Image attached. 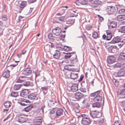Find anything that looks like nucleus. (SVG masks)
<instances>
[{
    "mask_svg": "<svg viewBox=\"0 0 125 125\" xmlns=\"http://www.w3.org/2000/svg\"><path fill=\"white\" fill-rule=\"evenodd\" d=\"M27 51L24 49H23L21 51L22 53V54H25L26 52Z\"/></svg>",
    "mask_w": 125,
    "mask_h": 125,
    "instance_id": "6e6d98bb",
    "label": "nucleus"
},
{
    "mask_svg": "<svg viewBox=\"0 0 125 125\" xmlns=\"http://www.w3.org/2000/svg\"><path fill=\"white\" fill-rule=\"evenodd\" d=\"M94 3L97 5H100L101 3V2L98 0H96L94 1Z\"/></svg>",
    "mask_w": 125,
    "mask_h": 125,
    "instance_id": "37998d69",
    "label": "nucleus"
},
{
    "mask_svg": "<svg viewBox=\"0 0 125 125\" xmlns=\"http://www.w3.org/2000/svg\"><path fill=\"white\" fill-rule=\"evenodd\" d=\"M116 10L115 8L113 6H107L105 10L106 12L109 15L115 12Z\"/></svg>",
    "mask_w": 125,
    "mask_h": 125,
    "instance_id": "7ed1b4c3",
    "label": "nucleus"
},
{
    "mask_svg": "<svg viewBox=\"0 0 125 125\" xmlns=\"http://www.w3.org/2000/svg\"><path fill=\"white\" fill-rule=\"evenodd\" d=\"M75 71H72L71 73L70 78L74 80L78 77V74L75 72Z\"/></svg>",
    "mask_w": 125,
    "mask_h": 125,
    "instance_id": "2eb2a0df",
    "label": "nucleus"
},
{
    "mask_svg": "<svg viewBox=\"0 0 125 125\" xmlns=\"http://www.w3.org/2000/svg\"><path fill=\"white\" fill-rule=\"evenodd\" d=\"M52 32L53 34L55 35L58 36L60 34L62 31L60 28L57 27L53 29L52 31Z\"/></svg>",
    "mask_w": 125,
    "mask_h": 125,
    "instance_id": "423d86ee",
    "label": "nucleus"
},
{
    "mask_svg": "<svg viewBox=\"0 0 125 125\" xmlns=\"http://www.w3.org/2000/svg\"><path fill=\"white\" fill-rule=\"evenodd\" d=\"M41 89L42 90H46L47 89L48 87H44L41 88Z\"/></svg>",
    "mask_w": 125,
    "mask_h": 125,
    "instance_id": "bf43d9fd",
    "label": "nucleus"
},
{
    "mask_svg": "<svg viewBox=\"0 0 125 125\" xmlns=\"http://www.w3.org/2000/svg\"><path fill=\"white\" fill-rule=\"evenodd\" d=\"M28 97L30 100H36L38 99V96L37 93H33L29 95Z\"/></svg>",
    "mask_w": 125,
    "mask_h": 125,
    "instance_id": "0eeeda50",
    "label": "nucleus"
},
{
    "mask_svg": "<svg viewBox=\"0 0 125 125\" xmlns=\"http://www.w3.org/2000/svg\"><path fill=\"white\" fill-rule=\"evenodd\" d=\"M55 109L53 108L52 109L50 112V114H52L55 113Z\"/></svg>",
    "mask_w": 125,
    "mask_h": 125,
    "instance_id": "49530a36",
    "label": "nucleus"
},
{
    "mask_svg": "<svg viewBox=\"0 0 125 125\" xmlns=\"http://www.w3.org/2000/svg\"><path fill=\"white\" fill-rule=\"evenodd\" d=\"M71 90L73 92H76L78 90V85L77 84H73L71 87Z\"/></svg>",
    "mask_w": 125,
    "mask_h": 125,
    "instance_id": "4be33fe9",
    "label": "nucleus"
},
{
    "mask_svg": "<svg viewBox=\"0 0 125 125\" xmlns=\"http://www.w3.org/2000/svg\"><path fill=\"white\" fill-rule=\"evenodd\" d=\"M90 115L93 118H98L100 116L101 113L96 111H92L90 113Z\"/></svg>",
    "mask_w": 125,
    "mask_h": 125,
    "instance_id": "39448f33",
    "label": "nucleus"
},
{
    "mask_svg": "<svg viewBox=\"0 0 125 125\" xmlns=\"http://www.w3.org/2000/svg\"><path fill=\"white\" fill-rule=\"evenodd\" d=\"M83 96V94L81 93L77 92L75 94L74 98L77 100H79L82 99Z\"/></svg>",
    "mask_w": 125,
    "mask_h": 125,
    "instance_id": "f8f14e48",
    "label": "nucleus"
},
{
    "mask_svg": "<svg viewBox=\"0 0 125 125\" xmlns=\"http://www.w3.org/2000/svg\"><path fill=\"white\" fill-rule=\"evenodd\" d=\"M83 76H82V75L81 76H80V79L79 80V81L80 82L81 81L83 80Z\"/></svg>",
    "mask_w": 125,
    "mask_h": 125,
    "instance_id": "338daca9",
    "label": "nucleus"
},
{
    "mask_svg": "<svg viewBox=\"0 0 125 125\" xmlns=\"http://www.w3.org/2000/svg\"><path fill=\"white\" fill-rule=\"evenodd\" d=\"M29 92L28 89H24L22 91L21 93V96L23 97H26L29 94Z\"/></svg>",
    "mask_w": 125,
    "mask_h": 125,
    "instance_id": "6ab92c4d",
    "label": "nucleus"
},
{
    "mask_svg": "<svg viewBox=\"0 0 125 125\" xmlns=\"http://www.w3.org/2000/svg\"><path fill=\"white\" fill-rule=\"evenodd\" d=\"M62 12H60L58 13L57 14V15L58 16H60L63 14L65 13V10H62Z\"/></svg>",
    "mask_w": 125,
    "mask_h": 125,
    "instance_id": "09e8293b",
    "label": "nucleus"
},
{
    "mask_svg": "<svg viewBox=\"0 0 125 125\" xmlns=\"http://www.w3.org/2000/svg\"><path fill=\"white\" fill-rule=\"evenodd\" d=\"M125 74V70L121 68L118 72L117 75L118 77L124 76Z\"/></svg>",
    "mask_w": 125,
    "mask_h": 125,
    "instance_id": "f3484780",
    "label": "nucleus"
},
{
    "mask_svg": "<svg viewBox=\"0 0 125 125\" xmlns=\"http://www.w3.org/2000/svg\"><path fill=\"white\" fill-rule=\"evenodd\" d=\"M104 117L101 116L99 118L98 121V124L100 125H103L105 124L104 121Z\"/></svg>",
    "mask_w": 125,
    "mask_h": 125,
    "instance_id": "a878e982",
    "label": "nucleus"
},
{
    "mask_svg": "<svg viewBox=\"0 0 125 125\" xmlns=\"http://www.w3.org/2000/svg\"><path fill=\"white\" fill-rule=\"evenodd\" d=\"M116 62V58L114 56L111 55L108 57L107 59V66H109L110 68L111 66H110V64L114 63Z\"/></svg>",
    "mask_w": 125,
    "mask_h": 125,
    "instance_id": "20e7f679",
    "label": "nucleus"
},
{
    "mask_svg": "<svg viewBox=\"0 0 125 125\" xmlns=\"http://www.w3.org/2000/svg\"><path fill=\"white\" fill-rule=\"evenodd\" d=\"M80 90L83 92L85 93L86 92V89L85 88H81L80 89Z\"/></svg>",
    "mask_w": 125,
    "mask_h": 125,
    "instance_id": "4d7b16f0",
    "label": "nucleus"
},
{
    "mask_svg": "<svg viewBox=\"0 0 125 125\" xmlns=\"http://www.w3.org/2000/svg\"><path fill=\"white\" fill-rule=\"evenodd\" d=\"M70 66H65L64 68V69L66 70H67L70 71H75V69L73 68H70Z\"/></svg>",
    "mask_w": 125,
    "mask_h": 125,
    "instance_id": "72a5a7b5",
    "label": "nucleus"
},
{
    "mask_svg": "<svg viewBox=\"0 0 125 125\" xmlns=\"http://www.w3.org/2000/svg\"><path fill=\"white\" fill-rule=\"evenodd\" d=\"M117 23L115 21H112L108 25L109 28L110 29L115 28L116 26Z\"/></svg>",
    "mask_w": 125,
    "mask_h": 125,
    "instance_id": "b1692460",
    "label": "nucleus"
},
{
    "mask_svg": "<svg viewBox=\"0 0 125 125\" xmlns=\"http://www.w3.org/2000/svg\"><path fill=\"white\" fill-rule=\"evenodd\" d=\"M48 37L49 39L52 40L54 39V38H55V37L53 36L52 34L51 33H50L49 34Z\"/></svg>",
    "mask_w": 125,
    "mask_h": 125,
    "instance_id": "c03bdc74",
    "label": "nucleus"
},
{
    "mask_svg": "<svg viewBox=\"0 0 125 125\" xmlns=\"http://www.w3.org/2000/svg\"><path fill=\"white\" fill-rule=\"evenodd\" d=\"M42 121L41 119H37V120L35 121V123L37 125H40L42 124Z\"/></svg>",
    "mask_w": 125,
    "mask_h": 125,
    "instance_id": "ea45409f",
    "label": "nucleus"
},
{
    "mask_svg": "<svg viewBox=\"0 0 125 125\" xmlns=\"http://www.w3.org/2000/svg\"><path fill=\"white\" fill-rule=\"evenodd\" d=\"M91 123V120L87 118H83L81 121V124L84 125H88Z\"/></svg>",
    "mask_w": 125,
    "mask_h": 125,
    "instance_id": "6e6552de",
    "label": "nucleus"
},
{
    "mask_svg": "<svg viewBox=\"0 0 125 125\" xmlns=\"http://www.w3.org/2000/svg\"><path fill=\"white\" fill-rule=\"evenodd\" d=\"M70 48L68 46H65L63 48V50L65 51H67L69 50Z\"/></svg>",
    "mask_w": 125,
    "mask_h": 125,
    "instance_id": "a18cd8bd",
    "label": "nucleus"
},
{
    "mask_svg": "<svg viewBox=\"0 0 125 125\" xmlns=\"http://www.w3.org/2000/svg\"><path fill=\"white\" fill-rule=\"evenodd\" d=\"M63 110L61 108H58L56 111V115H51V116L52 119L55 120L58 119L59 116L63 115Z\"/></svg>",
    "mask_w": 125,
    "mask_h": 125,
    "instance_id": "f257e3e1",
    "label": "nucleus"
},
{
    "mask_svg": "<svg viewBox=\"0 0 125 125\" xmlns=\"http://www.w3.org/2000/svg\"><path fill=\"white\" fill-rule=\"evenodd\" d=\"M86 115L85 114H82L81 115V117H83V118H87L86 117Z\"/></svg>",
    "mask_w": 125,
    "mask_h": 125,
    "instance_id": "69168bd1",
    "label": "nucleus"
},
{
    "mask_svg": "<svg viewBox=\"0 0 125 125\" xmlns=\"http://www.w3.org/2000/svg\"><path fill=\"white\" fill-rule=\"evenodd\" d=\"M30 82L29 81L25 82L22 84V85L26 87L30 86Z\"/></svg>",
    "mask_w": 125,
    "mask_h": 125,
    "instance_id": "58836bf2",
    "label": "nucleus"
},
{
    "mask_svg": "<svg viewBox=\"0 0 125 125\" xmlns=\"http://www.w3.org/2000/svg\"><path fill=\"white\" fill-rule=\"evenodd\" d=\"M71 56L70 53L67 54L64 56V57L65 59H68L70 58Z\"/></svg>",
    "mask_w": 125,
    "mask_h": 125,
    "instance_id": "de8ad7c7",
    "label": "nucleus"
},
{
    "mask_svg": "<svg viewBox=\"0 0 125 125\" xmlns=\"http://www.w3.org/2000/svg\"><path fill=\"white\" fill-rule=\"evenodd\" d=\"M121 30L122 32L125 33V26L121 27Z\"/></svg>",
    "mask_w": 125,
    "mask_h": 125,
    "instance_id": "603ef678",
    "label": "nucleus"
},
{
    "mask_svg": "<svg viewBox=\"0 0 125 125\" xmlns=\"http://www.w3.org/2000/svg\"><path fill=\"white\" fill-rule=\"evenodd\" d=\"M28 79V78L26 76H21L17 80V82L18 83H22L23 82L27 80Z\"/></svg>",
    "mask_w": 125,
    "mask_h": 125,
    "instance_id": "a211bd4d",
    "label": "nucleus"
},
{
    "mask_svg": "<svg viewBox=\"0 0 125 125\" xmlns=\"http://www.w3.org/2000/svg\"><path fill=\"white\" fill-rule=\"evenodd\" d=\"M28 116L27 115L20 114L18 116V121L22 123L26 122L28 120Z\"/></svg>",
    "mask_w": 125,
    "mask_h": 125,
    "instance_id": "f03ea898",
    "label": "nucleus"
},
{
    "mask_svg": "<svg viewBox=\"0 0 125 125\" xmlns=\"http://www.w3.org/2000/svg\"><path fill=\"white\" fill-rule=\"evenodd\" d=\"M102 99V98L101 96L99 95L96 97L94 98L91 99V102H96L98 101H101Z\"/></svg>",
    "mask_w": 125,
    "mask_h": 125,
    "instance_id": "aec40b11",
    "label": "nucleus"
},
{
    "mask_svg": "<svg viewBox=\"0 0 125 125\" xmlns=\"http://www.w3.org/2000/svg\"><path fill=\"white\" fill-rule=\"evenodd\" d=\"M123 45L124 44L122 43H120L118 44V45L119 46L120 48L122 47Z\"/></svg>",
    "mask_w": 125,
    "mask_h": 125,
    "instance_id": "e2e57ef3",
    "label": "nucleus"
},
{
    "mask_svg": "<svg viewBox=\"0 0 125 125\" xmlns=\"http://www.w3.org/2000/svg\"><path fill=\"white\" fill-rule=\"evenodd\" d=\"M73 14H74V15L73 16H77L78 15L77 13H76V12L74 11H73Z\"/></svg>",
    "mask_w": 125,
    "mask_h": 125,
    "instance_id": "0e129e2a",
    "label": "nucleus"
},
{
    "mask_svg": "<svg viewBox=\"0 0 125 125\" xmlns=\"http://www.w3.org/2000/svg\"><path fill=\"white\" fill-rule=\"evenodd\" d=\"M119 95L124 96V97L125 98V89H123L121 90L120 92Z\"/></svg>",
    "mask_w": 125,
    "mask_h": 125,
    "instance_id": "4c0bfd02",
    "label": "nucleus"
},
{
    "mask_svg": "<svg viewBox=\"0 0 125 125\" xmlns=\"http://www.w3.org/2000/svg\"><path fill=\"white\" fill-rule=\"evenodd\" d=\"M31 71L29 68H26L23 71V74L26 75H31Z\"/></svg>",
    "mask_w": 125,
    "mask_h": 125,
    "instance_id": "dca6fc26",
    "label": "nucleus"
},
{
    "mask_svg": "<svg viewBox=\"0 0 125 125\" xmlns=\"http://www.w3.org/2000/svg\"><path fill=\"white\" fill-rule=\"evenodd\" d=\"M10 115H9L4 120V121H5L6 120L8 119L9 118H10Z\"/></svg>",
    "mask_w": 125,
    "mask_h": 125,
    "instance_id": "052dcab7",
    "label": "nucleus"
},
{
    "mask_svg": "<svg viewBox=\"0 0 125 125\" xmlns=\"http://www.w3.org/2000/svg\"><path fill=\"white\" fill-rule=\"evenodd\" d=\"M97 16L101 21H103L104 20L103 18L100 16L99 15H98Z\"/></svg>",
    "mask_w": 125,
    "mask_h": 125,
    "instance_id": "5fc2aeb1",
    "label": "nucleus"
},
{
    "mask_svg": "<svg viewBox=\"0 0 125 125\" xmlns=\"http://www.w3.org/2000/svg\"><path fill=\"white\" fill-rule=\"evenodd\" d=\"M116 19L117 20L119 21H123L125 20V15H118L117 16Z\"/></svg>",
    "mask_w": 125,
    "mask_h": 125,
    "instance_id": "412c9836",
    "label": "nucleus"
},
{
    "mask_svg": "<svg viewBox=\"0 0 125 125\" xmlns=\"http://www.w3.org/2000/svg\"><path fill=\"white\" fill-rule=\"evenodd\" d=\"M93 37L95 39L98 37V34L96 32H94L93 33Z\"/></svg>",
    "mask_w": 125,
    "mask_h": 125,
    "instance_id": "79ce46f5",
    "label": "nucleus"
},
{
    "mask_svg": "<svg viewBox=\"0 0 125 125\" xmlns=\"http://www.w3.org/2000/svg\"><path fill=\"white\" fill-rule=\"evenodd\" d=\"M22 85L21 84H15L13 87L14 90H17L20 89Z\"/></svg>",
    "mask_w": 125,
    "mask_h": 125,
    "instance_id": "7c9ffc66",
    "label": "nucleus"
},
{
    "mask_svg": "<svg viewBox=\"0 0 125 125\" xmlns=\"http://www.w3.org/2000/svg\"><path fill=\"white\" fill-rule=\"evenodd\" d=\"M56 21L54 20L53 22H55L61 23L65 22V19L64 16L57 17L56 19Z\"/></svg>",
    "mask_w": 125,
    "mask_h": 125,
    "instance_id": "9b49d317",
    "label": "nucleus"
},
{
    "mask_svg": "<svg viewBox=\"0 0 125 125\" xmlns=\"http://www.w3.org/2000/svg\"><path fill=\"white\" fill-rule=\"evenodd\" d=\"M2 20L4 21H6L7 20V18L6 16L4 15L2 16Z\"/></svg>",
    "mask_w": 125,
    "mask_h": 125,
    "instance_id": "8fccbe9b",
    "label": "nucleus"
},
{
    "mask_svg": "<svg viewBox=\"0 0 125 125\" xmlns=\"http://www.w3.org/2000/svg\"><path fill=\"white\" fill-rule=\"evenodd\" d=\"M9 111V109H4L3 110V112L4 113H7Z\"/></svg>",
    "mask_w": 125,
    "mask_h": 125,
    "instance_id": "774afa93",
    "label": "nucleus"
},
{
    "mask_svg": "<svg viewBox=\"0 0 125 125\" xmlns=\"http://www.w3.org/2000/svg\"><path fill=\"white\" fill-rule=\"evenodd\" d=\"M53 56L54 58L56 59H58L60 56V52L57 50L56 51V52L53 55Z\"/></svg>",
    "mask_w": 125,
    "mask_h": 125,
    "instance_id": "bb28decb",
    "label": "nucleus"
},
{
    "mask_svg": "<svg viewBox=\"0 0 125 125\" xmlns=\"http://www.w3.org/2000/svg\"><path fill=\"white\" fill-rule=\"evenodd\" d=\"M114 125H121V124L119 121H117L115 122Z\"/></svg>",
    "mask_w": 125,
    "mask_h": 125,
    "instance_id": "3c124183",
    "label": "nucleus"
},
{
    "mask_svg": "<svg viewBox=\"0 0 125 125\" xmlns=\"http://www.w3.org/2000/svg\"><path fill=\"white\" fill-rule=\"evenodd\" d=\"M22 102L21 103V104L22 106H25L27 105L26 103H28L29 102V101L28 100H21Z\"/></svg>",
    "mask_w": 125,
    "mask_h": 125,
    "instance_id": "c9c22d12",
    "label": "nucleus"
},
{
    "mask_svg": "<svg viewBox=\"0 0 125 125\" xmlns=\"http://www.w3.org/2000/svg\"><path fill=\"white\" fill-rule=\"evenodd\" d=\"M120 103H122V105L123 107L125 106V100L123 101L122 102H120Z\"/></svg>",
    "mask_w": 125,
    "mask_h": 125,
    "instance_id": "13d9d810",
    "label": "nucleus"
},
{
    "mask_svg": "<svg viewBox=\"0 0 125 125\" xmlns=\"http://www.w3.org/2000/svg\"><path fill=\"white\" fill-rule=\"evenodd\" d=\"M120 39L118 37H115L113 38L111 42V43L115 44L119 42L120 41Z\"/></svg>",
    "mask_w": 125,
    "mask_h": 125,
    "instance_id": "5701e85b",
    "label": "nucleus"
},
{
    "mask_svg": "<svg viewBox=\"0 0 125 125\" xmlns=\"http://www.w3.org/2000/svg\"><path fill=\"white\" fill-rule=\"evenodd\" d=\"M108 51L109 52L115 53L117 51L116 46H110L108 48Z\"/></svg>",
    "mask_w": 125,
    "mask_h": 125,
    "instance_id": "4468645a",
    "label": "nucleus"
},
{
    "mask_svg": "<svg viewBox=\"0 0 125 125\" xmlns=\"http://www.w3.org/2000/svg\"><path fill=\"white\" fill-rule=\"evenodd\" d=\"M101 93L100 91H98L94 93H91L90 94V96L91 97L95 98L98 96Z\"/></svg>",
    "mask_w": 125,
    "mask_h": 125,
    "instance_id": "393cba45",
    "label": "nucleus"
},
{
    "mask_svg": "<svg viewBox=\"0 0 125 125\" xmlns=\"http://www.w3.org/2000/svg\"><path fill=\"white\" fill-rule=\"evenodd\" d=\"M118 13L120 15H125V9H123L119 10Z\"/></svg>",
    "mask_w": 125,
    "mask_h": 125,
    "instance_id": "e433bc0d",
    "label": "nucleus"
},
{
    "mask_svg": "<svg viewBox=\"0 0 125 125\" xmlns=\"http://www.w3.org/2000/svg\"><path fill=\"white\" fill-rule=\"evenodd\" d=\"M75 20L74 19H71L70 20V21L71 22L72 24H73L75 22Z\"/></svg>",
    "mask_w": 125,
    "mask_h": 125,
    "instance_id": "680f3d73",
    "label": "nucleus"
},
{
    "mask_svg": "<svg viewBox=\"0 0 125 125\" xmlns=\"http://www.w3.org/2000/svg\"><path fill=\"white\" fill-rule=\"evenodd\" d=\"M125 59V53H121L118 57V59L120 60H124Z\"/></svg>",
    "mask_w": 125,
    "mask_h": 125,
    "instance_id": "c756f323",
    "label": "nucleus"
},
{
    "mask_svg": "<svg viewBox=\"0 0 125 125\" xmlns=\"http://www.w3.org/2000/svg\"><path fill=\"white\" fill-rule=\"evenodd\" d=\"M111 43V42L105 44V47L106 48H108L110 46V43Z\"/></svg>",
    "mask_w": 125,
    "mask_h": 125,
    "instance_id": "864d4df0",
    "label": "nucleus"
},
{
    "mask_svg": "<svg viewBox=\"0 0 125 125\" xmlns=\"http://www.w3.org/2000/svg\"><path fill=\"white\" fill-rule=\"evenodd\" d=\"M11 105V103L9 101L5 102L4 103V105L6 108H9Z\"/></svg>",
    "mask_w": 125,
    "mask_h": 125,
    "instance_id": "2f4dec72",
    "label": "nucleus"
},
{
    "mask_svg": "<svg viewBox=\"0 0 125 125\" xmlns=\"http://www.w3.org/2000/svg\"><path fill=\"white\" fill-rule=\"evenodd\" d=\"M33 108V106L32 105L30 104L24 108V111L26 112H28L30 111Z\"/></svg>",
    "mask_w": 125,
    "mask_h": 125,
    "instance_id": "c85d7f7f",
    "label": "nucleus"
},
{
    "mask_svg": "<svg viewBox=\"0 0 125 125\" xmlns=\"http://www.w3.org/2000/svg\"><path fill=\"white\" fill-rule=\"evenodd\" d=\"M92 106L94 107H98L101 106L100 104L98 102H95L92 104Z\"/></svg>",
    "mask_w": 125,
    "mask_h": 125,
    "instance_id": "473e14b6",
    "label": "nucleus"
},
{
    "mask_svg": "<svg viewBox=\"0 0 125 125\" xmlns=\"http://www.w3.org/2000/svg\"><path fill=\"white\" fill-rule=\"evenodd\" d=\"M124 65V63L122 64L120 63H117L111 66V67L109 68L114 69L116 68H120L122 67H124L123 66Z\"/></svg>",
    "mask_w": 125,
    "mask_h": 125,
    "instance_id": "ddd939ff",
    "label": "nucleus"
},
{
    "mask_svg": "<svg viewBox=\"0 0 125 125\" xmlns=\"http://www.w3.org/2000/svg\"><path fill=\"white\" fill-rule=\"evenodd\" d=\"M65 36V34H62L59 37V39L60 40H61L62 41H63L64 39Z\"/></svg>",
    "mask_w": 125,
    "mask_h": 125,
    "instance_id": "a19ab883",
    "label": "nucleus"
},
{
    "mask_svg": "<svg viewBox=\"0 0 125 125\" xmlns=\"http://www.w3.org/2000/svg\"><path fill=\"white\" fill-rule=\"evenodd\" d=\"M107 35L105 34L103 35L102 37L104 39H106L107 40H110L112 37V34L110 32H106Z\"/></svg>",
    "mask_w": 125,
    "mask_h": 125,
    "instance_id": "1a4fd4ad",
    "label": "nucleus"
},
{
    "mask_svg": "<svg viewBox=\"0 0 125 125\" xmlns=\"http://www.w3.org/2000/svg\"><path fill=\"white\" fill-rule=\"evenodd\" d=\"M11 96L14 97H16L18 95V93L17 92H12L11 94Z\"/></svg>",
    "mask_w": 125,
    "mask_h": 125,
    "instance_id": "f704fd0d",
    "label": "nucleus"
},
{
    "mask_svg": "<svg viewBox=\"0 0 125 125\" xmlns=\"http://www.w3.org/2000/svg\"><path fill=\"white\" fill-rule=\"evenodd\" d=\"M10 71L9 70L5 71L3 74V76L5 78H8L10 77Z\"/></svg>",
    "mask_w": 125,
    "mask_h": 125,
    "instance_id": "cd10ccee",
    "label": "nucleus"
},
{
    "mask_svg": "<svg viewBox=\"0 0 125 125\" xmlns=\"http://www.w3.org/2000/svg\"><path fill=\"white\" fill-rule=\"evenodd\" d=\"M27 2L26 1H23L21 3L19 9V12L21 13L22 11L26 6Z\"/></svg>",
    "mask_w": 125,
    "mask_h": 125,
    "instance_id": "9d476101",
    "label": "nucleus"
}]
</instances>
